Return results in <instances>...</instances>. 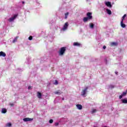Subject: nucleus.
<instances>
[{
    "label": "nucleus",
    "mask_w": 127,
    "mask_h": 127,
    "mask_svg": "<svg viewBox=\"0 0 127 127\" xmlns=\"http://www.w3.org/2000/svg\"><path fill=\"white\" fill-rule=\"evenodd\" d=\"M63 92H62L61 90H58L54 92V94L55 95H61V94H63Z\"/></svg>",
    "instance_id": "nucleus-7"
},
{
    "label": "nucleus",
    "mask_w": 127,
    "mask_h": 127,
    "mask_svg": "<svg viewBox=\"0 0 127 127\" xmlns=\"http://www.w3.org/2000/svg\"><path fill=\"white\" fill-rule=\"evenodd\" d=\"M55 126H56V127H57V126H59V123H58V122L56 123H55Z\"/></svg>",
    "instance_id": "nucleus-28"
},
{
    "label": "nucleus",
    "mask_w": 127,
    "mask_h": 127,
    "mask_svg": "<svg viewBox=\"0 0 127 127\" xmlns=\"http://www.w3.org/2000/svg\"><path fill=\"white\" fill-rule=\"evenodd\" d=\"M90 28H91V29L94 28V24L91 23L90 24Z\"/></svg>",
    "instance_id": "nucleus-20"
},
{
    "label": "nucleus",
    "mask_w": 127,
    "mask_h": 127,
    "mask_svg": "<svg viewBox=\"0 0 127 127\" xmlns=\"http://www.w3.org/2000/svg\"><path fill=\"white\" fill-rule=\"evenodd\" d=\"M65 51H66V47H62L59 52L60 56H63L65 54Z\"/></svg>",
    "instance_id": "nucleus-2"
},
{
    "label": "nucleus",
    "mask_w": 127,
    "mask_h": 127,
    "mask_svg": "<svg viewBox=\"0 0 127 127\" xmlns=\"http://www.w3.org/2000/svg\"><path fill=\"white\" fill-rule=\"evenodd\" d=\"M86 15L87 17H85L83 18L84 22H87L88 20H90L93 18V16H92V13L91 12H87Z\"/></svg>",
    "instance_id": "nucleus-1"
},
{
    "label": "nucleus",
    "mask_w": 127,
    "mask_h": 127,
    "mask_svg": "<svg viewBox=\"0 0 127 127\" xmlns=\"http://www.w3.org/2000/svg\"><path fill=\"white\" fill-rule=\"evenodd\" d=\"M65 17L64 18L65 19H67V17H68V15H69V12H67L64 14Z\"/></svg>",
    "instance_id": "nucleus-18"
},
{
    "label": "nucleus",
    "mask_w": 127,
    "mask_h": 127,
    "mask_svg": "<svg viewBox=\"0 0 127 127\" xmlns=\"http://www.w3.org/2000/svg\"><path fill=\"white\" fill-rule=\"evenodd\" d=\"M111 88H114V86H113V85H111Z\"/></svg>",
    "instance_id": "nucleus-34"
},
{
    "label": "nucleus",
    "mask_w": 127,
    "mask_h": 127,
    "mask_svg": "<svg viewBox=\"0 0 127 127\" xmlns=\"http://www.w3.org/2000/svg\"><path fill=\"white\" fill-rule=\"evenodd\" d=\"M0 56H2V57H5L6 56V54L3 52H0Z\"/></svg>",
    "instance_id": "nucleus-10"
},
{
    "label": "nucleus",
    "mask_w": 127,
    "mask_h": 127,
    "mask_svg": "<svg viewBox=\"0 0 127 127\" xmlns=\"http://www.w3.org/2000/svg\"><path fill=\"white\" fill-rule=\"evenodd\" d=\"M37 97L39 99H41V97H42V94L40 92H38L37 93Z\"/></svg>",
    "instance_id": "nucleus-12"
},
{
    "label": "nucleus",
    "mask_w": 127,
    "mask_h": 127,
    "mask_svg": "<svg viewBox=\"0 0 127 127\" xmlns=\"http://www.w3.org/2000/svg\"><path fill=\"white\" fill-rule=\"evenodd\" d=\"M122 103L123 104H127V99H122Z\"/></svg>",
    "instance_id": "nucleus-17"
},
{
    "label": "nucleus",
    "mask_w": 127,
    "mask_h": 127,
    "mask_svg": "<svg viewBox=\"0 0 127 127\" xmlns=\"http://www.w3.org/2000/svg\"><path fill=\"white\" fill-rule=\"evenodd\" d=\"M115 74H116V75H118V71H115Z\"/></svg>",
    "instance_id": "nucleus-33"
},
{
    "label": "nucleus",
    "mask_w": 127,
    "mask_h": 127,
    "mask_svg": "<svg viewBox=\"0 0 127 127\" xmlns=\"http://www.w3.org/2000/svg\"><path fill=\"white\" fill-rule=\"evenodd\" d=\"M10 105L11 107H13V104H10Z\"/></svg>",
    "instance_id": "nucleus-32"
},
{
    "label": "nucleus",
    "mask_w": 127,
    "mask_h": 127,
    "mask_svg": "<svg viewBox=\"0 0 127 127\" xmlns=\"http://www.w3.org/2000/svg\"><path fill=\"white\" fill-rule=\"evenodd\" d=\"M87 90H88V87H86L84 89L82 90L81 96H83V97H85L86 93H87Z\"/></svg>",
    "instance_id": "nucleus-4"
},
{
    "label": "nucleus",
    "mask_w": 127,
    "mask_h": 127,
    "mask_svg": "<svg viewBox=\"0 0 127 127\" xmlns=\"http://www.w3.org/2000/svg\"><path fill=\"white\" fill-rule=\"evenodd\" d=\"M49 123L50 124H52L53 123V120L52 119L50 120Z\"/></svg>",
    "instance_id": "nucleus-26"
},
{
    "label": "nucleus",
    "mask_w": 127,
    "mask_h": 127,
    "mask_svg": "<svg viewBox=\"0 0 127 127\" xmlns=\"http://www.w3.org/2000/svg\"><path fill=\"white\" fill-rule=\"evenodd\" d=\"M127 17V14H125L124 15V16H123L122 17V21H124V19H125V18Z\"/></svg>",
    "instance_id": "nucleus-21"
},
{
    "label": "nucleus",
    "mask_w": 127,
    "mask_h": 127,
    "mask_svg": "<svg viewBox=\"0 0 127 127\" xmlns=\"http://www.w3.org/2000/svg\"><path fill=\"white\" fill-rule=\"evenodd\" d=\"M28 89L29 90L30 89H31V86H29L28 88Z\"/></svg>",
    "instance_id": "nucleus-31"
},
{
    "label": "nucleus",
    "mask_w": 127,
    "mask_h": 127,
    "mask_svg": "<svg viewBox=\"0 0 127 127\" xmlns=\"http://www.w3.org/2000/svg\"><path fill=\"white\" fill-rule=\"evenodd\" d=\"M76 107H77L78 110H82V109H83V106H82V105H81V104L76 105Z\"/></svg>",
    "instance_id": "nucleus-8"
},
{
    "label": "nucleus",
    "mask_w": 127,
    "mask_h": 127,
    "mask_svg": "<svg viewBox=\"0 0 127 127\" xmlns=\"http://www.w3.org/2000/svg\"><path fill=\"white\" fill-rule=\"evenodd\" d=\"M17 38H18V37H16L13 40L12 43H15L16 41H17Z\"/></svg>",
    "instance_id": "nucleus-14"
},
{
    "label": "nucleus",
    "mask_w": 127,
    "mask_h": 127,
    "mask_svg": "<svg viewBox=\"0 0 127 127\" xmlns=\"http://www.w3.org/2000/svg\"><path fill=\"white\" fill-rule=\"evenodd\" d=\"M73 46H81V44L78 42H74L73 43Z\"/></svg>",
    "instance_id": "nucleus-13"
},
{
    "label": "nucleus",
    "mask_w": 127,
    "mask_h": 127,
    "mask_svg": "<svg viewBox=\"0 0 127 127\" xmlns=\"http://www.w3.org/2000/svg\"><path fill=\"white\" fill-rule=\"evenodd\" d=\"M121 27H122L123 28H125L126 27V24H125L124 23V21H121Z\"/></svg>",
    "instance_id": "nucleus-11"
},
{
    "label": "nucleus",
    "mask_w": 127,
    "mask_h": 127,
    "mask_svg": "<svg viewBox=\"0 0 127 127\" xmlns=\"http://www.w3.org/2000/svg\"><path fill=\"white\" fill-rule=\"evenodd\" d=\"M106 11L107 12L108 14H112V11H111V10L107 9Z\"/></svg>",
    "instance_id": "nucleus-15"
},
{
    "label": "nucleus",
    "mask_w": 127,
    "mask_h": 127,
    "mask_svg": "<svg viewBox=\"0 0 127 127\" xmlns=\"http://www.w3.org/2000/svg\"><path fill=\"white\" fill-rule=\"evenodd\" d=\"M63 101H64V98H62Z\"/></svg>",
    "instance_id": "nucleus-35"
},
{
    "label": "nucleus",
    "mask_w": 127,
    "mask_h": 127,
    "mask_svg": "<svg viewBox=\"0 0 127 127\" xmlns=\"http://www.w3.org/2000/svg\"><path fill=\"white\" fill-rule=\"evenodd\" d=\"M111 45H112V46H116V45H118V43L113 42L111 43Z\"/></svg>",
    "instance_id": "nucleus-19"
},
{
    "label": "nucleus",
    "mask_w": 127,
    "mask_h": 127,
    "mask_svg": "<svg viewBox=\"0 0 127 127\" xmlns=\"http://www.w3.org/2000/svg\"><path fill=\"white\" fill-rule=\"evenodd\" d=\"M69 25V24L68 22H65L64 25V27H63L62 29L64 31H65V30H66L67 28H68V26Z\"/></svg>",
    "instance_id": "nucleus-5"
},
{
    "label": "nucleus",
    "mask_w": 127,
    "mask_h": 127,
    "mask_svg": "<svg viewBox=\"0 0 127 127\" xmlns=\"http://www.w3.org/2000/svg\"><path fill=\"white\" fill-rule=\"evenodd\" d=\"M106 5H107V6H108V7H112V4L110 1L106 2Z\"/></svg>",
    "instance_id": "nucleus-9"
},
{
    "label": "nucleus",
    "mask_w": 127,
    "mask_h": 127,
    "mask_svg": "<svg viewBox=\"0 0 127 127\" xmlns=\"http://www.w3.org/2000/svg\"><path fill=\"white\" fill-rule=\"evenodd\" d=\"M22 3H23V4H24V1H22Z\"/></svg>",
    "instance_id": "nucleus-36"
},
{
    "label": "nucleus",
    "mask_w": 127,
    "mask_h": 127,
    "mask_svg": "<svg viewBox=\"0 0 127 127\" xmlns=\"http://www.w3.org/2000/svg\"><path fill=\"white\" fill-rule=\"evenodd\" d=\"M123 97H124L122 94L119 96V99L121 100L123 98Z\"/></svg>",
    "instance_id": "nucleus-29"
},
{
    "label": "nucleus",
    "mask_w": 127,
    "mask_h": 127,
    "mask_svg": "<svg viewBox=\"0 0 127 127\" xmlns=\"http://www.w3.org/2000/svg\"><path fill=\"white\" fill-rule=\"evenodd\" d=\"M103 49H106V46H104L103 47Z\"/></svg>",
    "instance_id": "nucleus-30"
},
{
    "label": "nucleus",
    "mask_w": 127,
    "mask_h": 127,
    "mask_svg": "<svg viewBox=\"0 0 127 127\" xmlns=\"http://www.w3.org/2000/svg\"><path fill=\"white\" fill-rule=\"evenodd\" d=\"M17 17V14H15L13 17L9 18L8 19V21L9 22H11L13 21V20H14V19H15V18H16Z\"/></svg>",
    "instance_id": "nucleus-3"
},
{
    "label": "nucleus",
    "mask_w": 127,
    "mask_h": 127,
    "mask_svg": "<svg viewBox=\"0 0 127 127\" xmlns=\"http://www.w3.org/2000/svg\"><path fill=\"white\" fill-rule=\"evenodd\" d=\"M11 126V123H8L6 125V127H10Z\"/></svg>",
    "instance_id": "nucleus-22"
},
{
    "label": "nucleus",
    "mask_w": 127,
    "mask_h": 127,
    "mask_svg": "<svg viewBox=\"0 0 127 127\" xmlns=\"http://www.w3.org/2000/svg\"><path fill=\"white\" fill-rule=\"evenodd\" d=\"M55 85H58V81H57V80H55Z\"/></svg>",
    "instance_id": "nucleus-27"
},
{
    "label": "nucleus",
    "mask_w": 127,
    "mask_h": 127,
    "mask_svg": "<svg viewBox=\"0 0 127 127\" xmlns=\"http://www.w3.org/2000/svg\"><path fill=\"white\" fill-rule=\"evenodd\" d=\"M127 91L126 92H123L121 95L124 97V96H126L127 95Z\"/></svg>",
    "instance_id": "nucleus-23"
},
{
    "label": "nucleus",
    "mask_w": 127,
    "mask_h": 127,
    "mask_svg": "<svg viewBox=\"0 0 127 127\" xmlns=\"http://www.w3.org/2000/svg\"><path fill=\"white\" fill-rule=\"evenodd\" d=\"M1 113L2 114H5V113H6V109L4 108L2 109L1 111Z\"/></svg>",
    "instance_id": "nucleus-16"
},
{
    "label": "nucleus",
    "mask_w": 127,
    "mask_h": 127,
    "mask_svg": "<svg viewBox=\"0 0 127 127\" xmlns=\"http://www.w3.org/2000/svg\"><path fill=\"white\" fill-rule=\"evenodd\" d=\"M23 122H31V121H33V119L27 118L23 119Z\"/></svg>",
    "instance_id": "nucleus-6"
},
{
    "label": "nucleus",
    "mask_w": 127,
    "mask_h": 127,
    "mask_svg": "<svg viewBox=\"0 0 127 127\" xmlns=\"http://www.w3.org/2000/svg\"><path fill=\"white\" fill-rule=\"evenodd\" d=\"M32 38H33V37L32 36H30V37H29L28 39L29 40H31Z\"/></svg>",
    "instance_id": "nucleus-25"
},
{
    "label": "nucleus",
    "mask_w": 127,
    "mask_h": 127,
    "mask_svg": "<svg viewBox=\"0 0 127 127\" xmlns=\"http://www.w3.org/2000/svg\"><path fill=\"white\" fill-rule=\"evenodd\" d=\"M96 112H97V110L96 109H93L92 111V114H94V113H96Z\"/></svg>",
    "instance_id": "nucleus-24"
}]
</instances>
